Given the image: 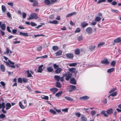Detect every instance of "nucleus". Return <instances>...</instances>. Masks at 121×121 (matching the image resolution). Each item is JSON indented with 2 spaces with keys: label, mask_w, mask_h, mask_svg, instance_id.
Wrapping results in <instances>:
<instances>
[{
  "label": "nucleus",
  "mask_w": 121,
  "mask_h": 121,
  "mask_svg": "<svg viewBox=\"0 0 121 121\" xmlns=\"http://www.w3.org/2000/svg\"><path fill=\"white\" fill-rule=\"evenodd\" d=\"M76 89V87L72 85H70L67 88V91L70 92L75 90Z\"/></svg>",
  "instance_id": "obj_1"
},
{
  "label": "nucleus",
  "mask_w": 121,
  "mask_h": 121,
  "mask_svg": "<svg viewBox=\"0 0 121 121\" xmlns=\"http://www.w3.org/2000/svg\"><path fill=\"white\" fill-rule=\"evenodd\" d=\"M29 1L30 3H33L32 5L33 7L38 6L39 3L38 1L36 0H29Z\"/></svg>",
  "instance_id": "obj_2"
},
{
  "label": "nucleus",
  "mask_w": 121,
  "mask_h": 121,
  "mask_svg": "<svg viewBox=\"0 0 121 121\" xmlns=\"http://www.w3.org/2000/svg\"><path fill=\"white\" fill-rule=\"evenodd\" d=\"M72 74H71L70 72H68V74H66L64 75V76L66 77V78H65V80L67 81H68L70 79L72 76Z\"/></svg>",
  "instance_id": "obj_3"
},
{
  "label": "nucleus",
  "mask_w": 121,
  "mask_h": 121,
  "mask_svg": "<svg viewBox=\"0 0 121 121\" xmlns=\"http://www.w3.org/2000/svg\"><path fill=\"white\" fill-rule=\"evenodd\" d=\"M66 56L68 58L73 59L74 57V55L72 53H68L65 54Z\"/></svg>",
  "instance_id": "obj_4"
},
{
  "label": "nucleus",
  "mask_w": 121,
  "mask_h": 121,
  "mask_svg": "<svg viewBox=\"0 0 121 121\" xmlns=\"http://www.w3.org/2000/svg\"><path fill=\"white\" fill-rule=\"evenodd\" d=\"M86 31L88 33L91 34L92 32V28L91 27H88L87 28L86 30Z\"/></svg>",
  "instance_id": "obj_5"
},
{
  "label": "nucleus",
  "mask_w": 121,
  "mask_h": 121,
  "mask_svg": "<svg viewBox=\"0 0 121 121\" xmlns=\"http://www.w3.org/2000/svg\"><path fill=\"white\" fill-rule=\"evenodd\" d=\"M30 16L33 18L36 19L38 18V14L35 13H33L30 14Z\"/></svg>",
  "instance_id": "obj_6"
},
{
  "label": "nucleus",
  "mask_w": 121,
  "mask_h": 121,
  "mask_svg": "<svg viewBox=\"0 0 121 121\" xmlns=\"http://www.w3.org/2000/svg\"><path fill=\"white\" fill-rule=\"evenodd\" d=\"M69 70L72 73H73L75 74L77 73V71L75 68H72L69 69Z\"/></svg>",
  "instance_id": "obj_7"
},
{
  "label": "nucleus",
  "mask_w": 121,
  "mask_h": 121,
  "mask_svg": "<svg viewBox=\"0 0 121 121\" xmlns=\"http://www.w3.org/2000/svg\"><path fill=\"white\" fill-rule=\"evenodd\" d=\"M101 62L103 64H108L109 63V62L108 59L106 58V60H102Z\"/></svg>",
  "instance_id": "obj_8"
},
{
  "label": "nucleus",
  "mask_w": 121,
  "mask_h": 121,
  "mask_svg": "<svg viewBox=\"0 0 121 121\" xmlns=\"http://www.w3.org/2000/svg\"><path fill=\"white\" fill-rule=\"evenodd\" d=\"M114 43H119L121 42V38L119 37L115 39L114 40Z\"/></svg>",
  "instance_id": "obj_9"
},
{
  "label": "nucleus",
  "mask_w": 121,
  "mask_h": 121,
  "mask_svg": "<svg viewBox=\"0 0 121 121\" xmlns=\"http://www.w3.org/2000/svg\"><path fill=\"white\" fill-rule=\"evenodd\" d=\"M88 25V24L85 22H82L81 23V26L82 28H84Z\"/></svg>",
  "instance_id": "obj_10"
},
{
  "label": "nucleus",
  "mask_w": 121,
  "mask_h": 121,
  "mask_svg": "<svg viewBox=\"0 0 121 121\" xmlns=\"http://www.w3.org/2000/svg\"><path fill=\"white\" fill-rule=\"evenodd\" d=\"M11 105L9 103H7L5 105L6 110H8L11 107Z\"/></svg>",
  "instance_id": "obj_11"
},
{
  "label": "nucleus",
  "mask_w": 121,
  "mask_h": 121,
  "mask_svg": "<svg viewBox=\"0 0 121 121\" xmlns=\"http://www.w3.org/2000/svg\"><path fill=\"white\" fill-rule=\"evenodd\" d=\"M50 91H52L53 93V94H54L58 91V89L56 88H52L50 89Z\"/></svg>",
  "instance_id": "obj_12"
},
{
  "label": "nucleus",
  "mask_w": 121,
  "mask_h": 121,
  "mask_svg": "<svg viewBox=\"0 0 121 121\" xmlns=\"http://www.w3.org/2000/svg\"><path fill=\"white\" fill-rule=\"evenodd\" d=\"M0 67L1 71L3 72H4L6 70L3 64H2L0 65Z\"/></svg>",
  "instance_id": "obj_13"
},
{
  "label": "nucleus",
  "mask_w": 121,
  "mask_h": 121,
  "mask_svg": "<svg viewBox=\"0 0 121 121\" xmlns=\"http://www.w3.org/2000/svg\"><path fill=\"white\" fill-rule=\"evenodd\" d=\"M82 121H87V118L83 115H82L81 117Z\"/></svg>",
  "instance_id": "obj_14"
},
{
  "label": "nucleus",
  "mask_w": 121,
  "mask_h": 121,
  "mask_svg": "<svg viewBox=\"0 0 121 121\" xmlns=\"http://www.w3.org/2000/svg\"><path fill=\"white\" fill-rule=\"evenodd\" d=\"M80 51L79 48H77L75 49L74 51V53L75 54L77 55H78L80 54Z\"/></svg>",
  "instance_id": "obj_15"
},
{
  "label": "nucleus",
  "mask_w": 121,
  "mask_h": 121,
  "mask_svg": "<svg viewBox=\"0 0 121 121\" xmlns=\"http://www.w3.org/2000/svg\"><path fill=\"white\" fill-rule=\"evenodd\" d=\"M89 97L87 96H85L83 97H80L79 99L80 100H86L89 98Z\"/></svg>",
  "instance_id": "obj_16"
},
{
  "label": "nucleus",
  "mask_w": 121,
  "mask_h": 121,
  "mask_svg": "<svg viewBox=\"0 0 121 121\" xmlns=\"http://www.w3.org/2000/svg\"><path fill=\"white\" fill-rule=\"evenodd\" d=\"M47 70L48 72H51L53 69L52 66H49L47 68Z\"/></svg>",
  "instance_id": "obj_17"
},
{
  "label": "nucleus",
  "mask_w": 121,
  "mask_h": 121,
  "mask_svg": "<svg viewBox=\"0 0 121 121\" xmlns=\"http://www.w3.org/2000/svg\"><path fill=\"white\" fill-rule=\"evenodd\" d=\"M43 66V65H42L39 67L38 69V72L41 73L42 72L43 70L42 67Z\"/></svg>",
  "instance_id": "obj_18"
},
{
  "label": "nucleus",
  "mask_w": 121,
  "mask_h": 121,
  "mask_svg": "<svg viewBox=\"0 0 121 121\" xmlns=\"http://www.w3.org/2000/svg\"><path fill=\"white\" fill-rule=\"evenodd\" d=\"M62 70V69L61 68H59L56 70L55 73H56L59 74L61 72Z\"/></svg>",
  "instance_id": "obj_19"
},
{
  "label": "nucleus",
  "mask_w": 121,
  "mask_h": 121,
  "mask_svg": "<svg viewBox=\"0 0 121 121\" xmlns=\"http://www.w3.org/2000/svg\"><path fill=\"white\" fill-rule=\"evenodd\" d=\"M62 53V51L60 50H59L55 53L56 56H60L61 55Z\"/></svg>",
  "instance_id": "obj_20"
},
{
  "label": "nucleus",
  "mask_w": 121,
  "mask_h": 121,
  "mask_svg": "<svg viewBox=\"0 0 121 121\" xmlns=\"http://www.w3.org/2000/svg\"><path fill=\"white\" fill-rule=\"evenodd\" d=\"M1 9L2 12L3 13H5L6 11V8L5 6L4 5L1 6Z\"/></svg>",
  "instance_id": "obj_21"
},
{
  "label": "nucleus",
  "mask_w": 121,
  "mask_h": 121,
  "mask_svg": "<svg viewBox=\"0 0 121 121\" xmlns=\"http://www.w3.org/2000/svg\"><path fill=\"white\" fill-rule=\"evenodd\" d=\"M70 83H76V81L74 78H72L70 80Z\"/></svg>",
  "instance_id": "obj_22"
},
{
  "label": "nucleus",
  "mask_w": 121,
  "mask_h": 121,
  "mask_svg": "<svg viewBox=\"0 0 121 121\" xmlns=\"http://www.w3.org/2000/svg\"><path fill=\"white\" fill-rule=\"evenodd\" d=\"M115 70V69L114 68H112L108 69L107 70V72L109 73L113 72Z\"/></svg>",
  "instance_id": "obj_23"
},
{
  "label": "nucleus",
  "mask_w": 121,
  "mask_h": 121,
  "mask_svg": "<svg viewBox=\"0 0 121 121\" xmlns=\"http://www.w3.org/2000/svg\"><path fill=\"white\" fill-rule=\"evenodd\" d=\"M65 98L67 100L71 101H74L73 99L68 96H65Z\"/></svg>",
  "instance_id": "obj_24"
},
{
  "label": "nucleus",
  "mask_w": 121,
  "mask_h": 121,
  "mask_svg": "<svg viewBox=\"0 0 121 121\" xmlns=\"http://www.w3.org/2000/svg\"><path fill=\"white\" fill-rule=\"evenodd\" d=\"M106 112L108 114H110L113 112V109L112 108H110L106 111Z\"/></svg>",
  "instance_id": "obj_25"
},
{
  "label": "nucleus",
  "mask_w": 121,
  "mask_h": 121,
  "mask_svg": "<svg viewBox=\"0 0 121 121\" xmlns=\"http://www.w3.org/2000/svg\"><path fill=\"white\" fill-rule=\"evenodd\" d=\"M41 97L42 99H44L48 100L49 99V97L48 96L43 95H41Z\"/></svg>",
  "instance_id": "obj_26"
},
{
  "label": "nucleus",
  "mask_w": 121,
  "mask_h": 121,
  "mask_svg": "<svg viewBox=\"0 0 121 121\" xmlns=\"http://www.w3.org/2000/svg\"><path fill=\"white\" fill-rule=\"evenodd\" d=\"M19 35H23L26 36H28V35L27 33H23L22 32H20L19 33Z\"/></svg>",
  "instance_id": "obj_27"
},
{
  "label": "nucleus",
  "mask_w": 121,
  "mask_h": 121,
  "mask_svg": "<svg viewBox=\"0 0 121 121\" xmlns=\"http://www.w3.org/2000/svg\"><path fill=\"white\" fill-rule=\"evenodd\" d=\"M62 93L63 92L62 91H61L60 92H59L56 94L55 96L57 97H59L61 95Z\"/></svg>",
  "instance_id": "obj_28"
},
{
  "label": "nucleus",
  "mask_w": 121,
  "mask_h": 121,
  "mask_svg": "<svg viewBox=\"0 0 121 121\" xmlns=\"http://www.w3.org/2000/svg\"><path fill=\"white\" fill-rule=\"evenodd\" d=\"M6 27V26L5 24L4 23H3L2 24V25H1V26H0V27L2 30H4L5 29Z\"/></svg>",
  "instance_id": "obj_29"
},
{
  "label": "nucleus",
  "mask_w": 121,
  "mask_h": 121,
  "mask_svg": "<svg viewBox=\"0 0 121 121\" xmlns=\"http://www.w3.org/2000/svg\"><path fill=\"white\" fill-rule=\"evenodd\" d=\"M44 2L47 5H49L51 4L50 1L49 0H44Z\"/></svg>",
  "instance_id": "obj_30"
},
{
  "label": "nucleus",
  "mask_w": 121,
  "mask_h": 121,
  "mask_svg": "<svg viewBox=\"0 0 121 121\" xmlns=\"http://www.w3.org/2000/svg\"><path fill=\"white\" fill-rule=\"evenodd\" d=\"M95 48V45L90 46H89V49L91 51H93Z\"/></svg>",
  "instance_id": "obj_31"
},
{
  "label": "nucleus",
  "mask_w": 121,
  "mask_h": 121,
  "mask_svg": "<svg viewBox=\"0 0 121 121\" xmlns=\"http://www.w3.org/2000/svg\"><path fill=\"white\" fill-rule=\"evenodd\" d=\"M5 108V104L4 102H3L2 104L0 103V109L1 108Z\"/></svg>",
  "instance_id": "obj_32"
},
{
  "label": "nucleus",
  "mask_w": 121,
  "mask_h": 121,
  "mask_svg": "<svg viewBox=\"0 0 121 121\" xmlns=\"http://www.w3.org/2000/svg\"><path fill=\"white\" fill-rule=\"evenodd\" d=\"M26 73L27 74V76L28 77H32L31 73H30V71L29 70H27L26 71Z\"/></svg>",
  "instance_id": "obj_33"
},
{
  "label": "nucleus",
  "mask_w": 121,
  "mask_h": 121,
  "mask_svg": "<svg viewBox=\"0 0 121 121\" xmlns=\"http://www.w3.org/2000/svg\"><path fill=\"white\" fill-rule=\"evenodd\" d=\"M49 22L50 23L53 24H57L58 23V22L57 20H54L52 21H49Z\"/></svg>",
  "instance_id": "obj_34"
},
{
  "label": "nucleus",
  "mask_w": 121,
  "mask_h": 121,
  "mask_svg": "<svg viewBox=\"0 0 121 121\" xmlns=\"http://www.w3.org/2000/svg\"><path fill=\"white\" fill-rule=\"evenodd\" d=\"M48 56L47 55H46L39 57H37L36 58V59H38L39 58H47Z\"/></svg>",
  "instance_id": "obj_35"
},
{
  "label": "nucleus",
  "mask_w": 121,
  "mask_h": 121,
  "mask_svg": "<svg viewBox=\"0 0 121 121\" xmlns=\"http://www.w3.org/2000/svg\"><path fill=\"white\" fill-rule=\"evenodd\" d=\"M54 78L56 80L58 81L60 80V77L56 75L54 76Z\"/></svg>",
  "instance_id": "obj_36"
},
{
  "label": "nucleus",
  "mask_w": 121,
  "mask_h": 121,
  "mask_svg": "<svg viewBox=\"0 0 121 121\" xmlns=\"http://www.w3.org/2000/svg\"><path fill=\"white\" fill-rule=\"evenodd\" d=\"M19 105L20 107L22 109H24L25 107V106H23L22 105L21 102H20L19 103Z\"/></svg>",
  "instance_id": "obj_37"
},
{
  "label": "nucleus",
  "mask_w": 121,
  "mask_h": 121,
  "mask_svg": "<svg viewBox=\"0 0 121 121\" xmlns=\"http://www.w3.org/2000/svg\"><path fill=\"white\" fill-rule=\"evenodd\" d=\"M52 49L54 51H57L59 49V48L57 46H53Z\"/></svg>",
  "instance_id": "obj_38"
},
{
  "label": "nucleus",
  "mask_w": 121,
  "mask_h": 121,
  "mask_svg": "<svg viewBox=\"0 0 121 121\" xmlns=\"http://www.w3.org/2000/svg\"><path fill=\"white\" fill-rule=\"evenodd\" d=\"M77 65V63H74L69 64V66H76Z\"/></svg>",
  "instance_id": "obj_39"
},
{
  "label": "nucleus",
  "mask_w": 121,
  "mask_h": 121,
  "mask_svg": "<svg viewBox=\"0 0 121 121\" xmlns=\"http://www.w3.org/2000/svg\"><path fill=\"white\" fill-rule=\"evenodd\" d=\"M10 51V49L8 48H6V52H4L3 53L4 54H8L9 53Z\"/></svg>",
  "instance_id": "obj_40"
},
{
  "label": "nucleus",
  "mask_w": 121,
  "mask_h": 121,
  "mask_svg": "<svg viewBox=\"0 0 121 121\" xmlns=\"http://www.w3.org/2000/svg\"><path fill=\"white\" fill-rule=\"evenodd\" d=\"M49 111L50 112L54 115L56 114V112L53 109H50Z\"/></svg>",
  "instance_id": "obj_41"
},
{
  "label": "nucleus",
  "mask_w": 121,
  "mask_h": 121,
  "mask_svg": "<svg viewBox=\"0 0 121 121\" xmlns=\"http://www.w3.org/2000/svg\"><path fill=\"white\" fill-rule=\"evenodd\" d=\"M101 18L99 17H97L95 19V21L96 22H99L101 20Z\"/></svg>",
  "instance_id": "obj_42"
},
{
  "label": "nucleus",
  "mask_w": 121,
  "mask_h": 121,
  "mask_svg": "<svg viewBox=\"0 0 121 121\" xmlns=\"http://www.w3.org/2000/svg\"><path fill=\"white\" fill-rule=\"evenodd\" d=\"M81 30L80 28L79 27L77 28L75 31V33H79L80 32Z\"/></svg>",
  "instance_id": "obj_43"
},
{
  "label": "nucleus",
  "mask_w": 121,
  "mask_h": 121,
  "mask_svg": "<svg viewBox=\"0 0 121 121\" xmlns=\"http://www.w3.org/2000/svg\"><path fill=\"white\" fill-rule=\"evenodd\" d=\"M101 114L102 115H104L105 117H107L108 115L105 113V112L104 111H102L101 112Z\"/></svg>",
  "instance_id": "obj_44"
},
{
  "label": "nucleus",
  "mask_w": 121,
  "mask_h": 121,
  "mask_svg": "<svg viewBox=\"0 0 121 121\" xmlns=\"http://www.w3.org/2000/svg\"><path fill=\"white\" fill-rule=\"evenodd\" d=\"M116 64V62L114 61H113L111 63V65L113 67H114L115 65Z\"/></svg>",
  "instance_id": "obj_45"
},
{
  "label": "nucleus",
  "mask_w": 121,
  "mask_h": 121,
  "mask_svg": "<svg viewBox=\"0 0 121 121\" xmlns=\"http://www.w3.org/2000/svg\"><path fill=\"white\" fill-rule=\"evenodd\" d=\"M53 66L54 67V68L55 69H57L59 68V66L58 65H57L56 64H53Z\"/></svg>",
  "instance_id": "obj_46"
},
{
  "label": "nucleus",
  "mask_w": 121,
  "mask_h": 121,
  "mask_svg": "<svg viewBox=\"0 0 121 121\" xmlns=\"http://www.w3.org/2000/svg\"><path fill=\"white\" fill-rule=\"evenodd\" d=\"M117 92H115L112 94H110V95H111V96H115L117 95Z\"/></svg>",
  "instance_id": "obj_47"
},
{
  "label": "nucleus",
  "mask_w": 121,
  "mask_h": 121,
  "mask_svg": "<svg viewBox=\"0 0 121 121\" xmlns=\"http://www.w3.org/2000/svg\"><path fill=\"white\" fill-rule=\"evenodd\" d=\"M96 113L95 111H92L91 112V114L92 116H94L95 114Z\"/></svg>",
  "instance_id": "obj_48"
},
{
  "label": "nucleus",
  "mask_w": 121,
  "mask_h": 121,
  "mask_svg": "<svg viewBox=\"0 0 121 121\" xmlns=\"http://www.w3.org/2000/svg\"><path fill=\"white\" fill-rule=\"evenodd\" d=\"M28 79H26L25 78H23L22 79V81L24 83H26L27 82Z\"/></svg>",
  "instance_id": "obj_49"
},
{
  "label": "nucleus",
  "mask_w": 121,
  "mask_h": 121,
  "mask_svg": "<svg viewBox=\"0 0 121 121\" xmlns=\"http://www.w3.org/2000/svg\"><path fill=\"white\" fill-rule=\"evenodd\" d=\"M116 90V88H113L109 92V93H113L114 91Z\"/></svg>",
  "instance_id": "obj_50"
},
{
  "label": "nucleus",
  "mask_w": 121,
  "mask_h": 121,
  "mask_svg": "<svg viewBox=\"0 0 121 121\" xmlns=\"http://www.w3.org/2000/svg\"><path fill=\"white\" fill-rule=\"evenodd\" d=\"M42 46H40L37 48V50L38 51H40L42 50Z\"/></svg>",
  "instance_id": "obj_51"
},
{
  "label": "nucleus",
  "mask_w": 121,
  "mask_h": 121,
  "mask_svg": "<svg viewBox=\"0 0 121 121\" xmlns=\"http://www.w3.org/2000/svg\"><path fill=\"white\" fill-rule=\"evenodd\" d=\"M75 115L78 117H79L81 116V114L80 113H75Z\"/></svg>",
  "instance_id": "obj_52"
},
{
  "label": "nucleus",
  "mask_w": 121,
  "mask_h": 121,
  "mask_svg": "<svg viewBox=\"0 0 121 121\" xmlns=\"http://www.w3.org/2000/svg\"><path fill=\"white\" fill-rule=\"evenodd\" d=\"M18 82L22 83V78H19L18 79Z\"/></svg>",
  "instance_id": "obj_53"
},
{
  "label": "nucleus",
  "mask_w": 121,
  "mask_h": 121,
  "mask_svg": "<svg viewBox=\"0 0 121 121\" xmlns=\"http://www.w3.org/2000/svg\"><path fill=\"white\" fill-rule=\"evenodd\" d=\"M82 36H79L77 38L78 40V41H80L81 40H82Z\"/></svg>",
  "instance_id": "obj_54"
},
{
  "label": "nucleus",
  "mask_w": 121,
  "mask_h": 121,
  "mask_svg": "<svg viewBox=\"0 0 121 121\" xmlns=\"http://www.w3.org/2000/svg\"><path fill=\"white\" fill-rule=\"evenodd\" d=\"M30 25L32 26H34L37 25V24L33 22H31L30 23Z\"/></svg>",
  "instance_id": "obj_55"
},
{
  "label": "nucleus",
  "mask_w": 121,
  "mask_h": 121,
  "mask_svg": "<svg viewBox=\"0 0 121 121\" xmlns=\"http://www.w3.org/2000/svg\"><path fill=\"white\" fill-rule=\"evenodd\" d=\"M22 17L25 18L26 17V13L25 12H23L22 13Z\"/></svg>",
  "instance_id": "obj_56"
},
{
  "label": "nucleus",
  "mask_w": 121,
  "mask_h": 121,
  "mask_svg": "<svg viewBox=\"0 0 121 121\" xmlns=\"http://www.w3.org/2000/svg\"><path fill=\"white\" fill-rule=\"evenodd\" d=\"M5 117V115L3 114H0V119L1 118H4Z\"/></svg>",
  "instance_id": "obj_57"
},
{
  "label": "nucleus",
  "mask_w": 121,
  "mask_h": 121,
  "mask_svg": "<svg viewBox=\"0 0 121 121\" xmlns=\"http://www.w3.org/2000/svg\"><path fill=\"white\" fill-rule=\"evenodd\" d=\"M8 65H9V67L13 68H15V65H10L8 63Z\"/></svg>",
  "instance_id": "obj_58"
},
{
  "label": "nucleus",
  "mask_w": 121,
  "mask_h": 121,
  "mask_svg": "<svg viewBox=\"0 0 121 121\" xmlns=\"http://www.w3.org/2000/svg\"><path fill=\"white\" fill-rule=\"evenodd\" d=\"M68 108H66L64 109H62V111L63 112H68Z\"/></svg>",
  "instance_id": "obj_59"
},
{
  "label": "nucleus",
  "mask_w": 121,
  "mask_h": 121,
  "mask_svg": "<svg viewBox=\"0 0 121 121\" xmlns=\"http://www.w3.org/2000/svg\"><path fill=\"white\" fill-rule=\"evenodd\" d=\"M105 44V43L104 42H102L99 43L98 45V47H99V46Z\"/></svg>",
  "instance_id": "obj_60"
},
{
  "label": "nucleus",
  "mask_w": 121,
  "mask_h": 121,
  "mask_svg": "<svg viewBox=\"0 0 121 121\" xmlns=\"http://www.w3.org/2000/svg\"><path fill=\"white\" fill-rule=\"evenodd\" d=\"M8 4L12 7L13 5V2H8Z\"/></svg>",
  "instance_id": "obj_61"
},
{
  "label": "nucleus",
  "mask_w": 121,
  "mask_h": 121,
  "mask_svg": "<svg viewBox=\"0 0 121 121\" xmlns=\"http://www.w3.org/2000/svg\"><path fill=\"white\" fill-rule=\"evenodd\" d=\"M117 4V3L115 1H113L111 4L113 5H116Z\"/></svg>",
  "instance_id": "obj_62"
},
{
  "label": "nucleus",
  "mask_w": 121,
  "mask_h": 121,
  "mask_svg": "<svg viewBox=\"0 0 121 121\" xmlns=\"http://www.w3.org/2000/svg\"><path fill=\"white\" fill-rule=\"evenodd\" d=\"M56 87L58 88H60L61 86V84H56Z\"/></svg>",
  "instance_id": "obj_63"
},
{
  "label": "nucleus",
  "mask_w": 121,
  "mask_h": 121,
  "mask_svg": "<svg viewBox=\"0 0 121 121\" xmlns=\"http://www.w3.org/2000/svg\"><path fill=\"white\" fill-rule=\"evenodd\" d=\"M17 31V29H13L12 30V32L13 34H16Z\"/></svg>",
  "instance_id": "obj_64"
}]
</instances>
